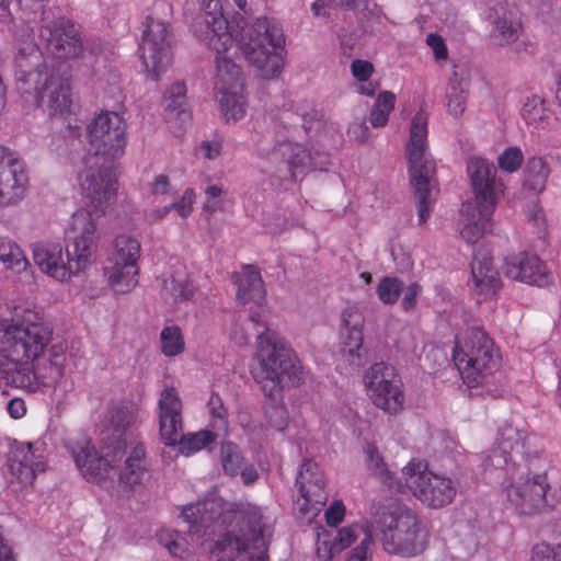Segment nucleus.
I'll list each match as a JSON object with an SVG mask.
<instances>
[{
  "mask_svg": "<svg viewBox=\"0 0 561 561\" xmlns=\"http://www.w3.org/2000/svg\"><path fill=\"white\" fill-rule=\"evenodd\" d=\"M170 204L152 205L142 211V217L146 224L152 226L164 220L171 213Z\"/></svg>",
  "mask_w": 561,
  "mask_h": 561,
  "instance_id": "13d9d810",
  "label": "nucleus"
},
{
  "mask_svg": "<svg viewBox=\"0 0 561 561\" xmlns=\"http://www.w3.org/2000/svg\"><path fill=\"white\" fill-rule=\"evenodd\" d=\"M192 31L216 53L215 94L243 90L241 67L226 56L234 42L260 78L275 79L284 69L286 38L282 24L273 18L262 16L245 22L237 15L229 22L220 0H201V14Z\"/></svg>",
  "mask_w": 561,
  "mask_h": 561,
  "instance_id": "f257e3e1",
  "label": "nucleus"
},
{
  "mask_svg": "<svg viewBox=\"0 0 561 561\" xmlns=\"http://www.w3.org/2000/svg\"><path fill=\"white\" fill-rule=\"evenodd\" d=\"M14 80L22 102L39 107L50 117L77 115L79 105L71 93L67 77L49 66L34 42L33 28L21 25L14 33Z\"/></svg>",
  "mask_w": 561,
  "mask_h": 561,
  "instance_id": "423d86ee",
  "label": "nucleus"
},
{
  "mask_svg": "<svg viewBox=\"0 0 561 561\" xmlns=\"http://www.w3.org/2000/svg\"><path fill=\"white\" fill-rule=\"evenodd\" d=\"M7 411L12 419H21L26 413V405L24 400L20 398H13L8 402Z\"/></svg>",
  "mask_w": 561,
  "mask_h": 561,
  "instance_id": "338daca9",
  "label": "nucleus"
},
{
  "mask_svg": "<svg viewBox=\"0 0 561 561\" xmlns=\"http://www.w3.org/2000/svg\"><path fill=\"white\" fill-rule=\"evenodd\" d=\"M256 332L253 377L261 385L266 397L275 399L282 389L298 386L304 379L302 366L278 334L268 328L263 310L250 314Z\"/></svg>",
  "mask_w": 561,
  "mask_h": 561,
  "instance_id": "0eeeda50",
  "label": "nucleus"
},
{
  "mask_svg": "<svg viewBox=\"0 0 561 561\" xmlns=\"http://www.w3.org/2000/svg\"><path fill=\"white\" fill-rule=\"evenodd\" d=\"M145 474V448L136 444L129 451L123 469L119 471V480L126 485L138 484Z\"/></svg>",
  "mask_w": 561,
  "mask_h": 561,
  "instance_id": "c9c22d12",
  "label": "nucleus"
},
{
  "mask_svg": "<svg viewBox=\"0 0 561 561\" xmlns=\"http://www.w3.org/2000/svg\"><path fill=\"white\" fill-rule=\"evenodd\" d=\"M227 504L217 491L210 492L203 501L188 504L181 511V517L188 524L192 540L198 541L203 553H209L214 561H260L270 543L275 515L263 506L242 504L236 513L238 529L228 531L213 543L217 523L228 519Z\"/></svg>",
  "mask_w": 561,
  "mask_h": 561,
  "instance_id": "7ed1b4c3",
  "label": "nucleus"
},
{
  "mask_svg": "<svg viewBox=\"0 0 561 561\" xmlns=\"http://www.w3.org/2000/svg\"><path fill=\"white\" fill-rule=\"evenodd\" d=\"M421 293V287L416 283H412L407 287L402 286L401 306L404 310H411L416 306V298Z\"/></svg>",
  "mask_w": 561,
  "mask_h": 561,
  "instance_id": "e2e57ef3",
  "label": "nucleus"
},
{
  "mask_svg": "<svg viewBox=\"0 0 561 561\" xmlns=\"http://www.w3.org/2000/svg\"><path fill=\"white\" fill-rule=\"evenodd\" d=\"M157 539L173 557L184 558L190 552L187 539L176 530L160 529L157 533Z\"/></svg>",
  "mask_w": 561,
  "mask_h": 561,
  "instance_id": "c03bdc74",
  "label": "nucleus"
},
{
  "mask_svg": "<svg viewBox=\"0 0 561 561\" xmlns=\"http://www.w3.org/2000/svg\"><path fill=\"white\" fill-rule=\"evenodd\" d=\"M528 433L522 422L510 423L499 431L496 447L483 459L484 479L497 483L508 507L519 516H534L551 511L559 496L551 492L545 476H526L516 456L524 454Z\"/></svg>",
  "mask_w": 561,
  "mask_h": 561,
  "instance_id": "20e7f679",
  "label": "nucleus"
},
{
  "mask_svg": "<svg viewBox=\"0 0 561 561\" xmlns=\"http://www.w3.org/2000/svg\"><path fill=\"white\" fill-rule=\"evenodd\" d=\"M525 160V154L520 147H506L496 158L499 169L504 173L517 172Z\"/></svg>",
  "mask_w": 561,
  "mask_h": 561,
  "instance_id": "09e8293b",
  "label": "nucleus"
},
{
  "mask_svg": "<svg viewBox=\"0 0 561 561\" xmlns=\"http://www.w3.org/2000/svg\"><path fill=\"white\" fill-rule=\"evenodd\" d=\"M520 31L522 22L513 9L504 4L494 8L491 36L495 44L504 46L516 42Z\"/></svg>",
  "mask_w": 561,
  "mask_h": 561,
  "instance_id": "c85d7f7f",
  "label": "nucleus"
},
{
  "mask_svg": "<svg viewBox=\"0 0 561 561\" xmlns=\"http://www.w3.org/2000/svg\"><path fill=\"white\" fill-rule=\"evenodd\" d=\"M65 251L72 279L83 275L94 263L99 243L96 220L89 208H79L68 219L65 228Z\"/></svg>",
  "mask_w": 561,
  "mask_h": 561,
  "instance_id": "ddd939ff",
  "label": "nucleus"
},
{
  "mask_svg": "<svg viewBox=\"0 0 561 561\" xmlns=\"http://www.w3.org/2000/svg\"><path fill=\"white\" fill-rule=\"evenodd\" d=\"M530 561H561V547L537 543L533 547Z\"/></svg>",
  "mask_w": 561,
  "mask_h": 561,
  "instance_id": "6e6d98bb",
  "label": "nucleus"
},
{
  "mask_svg": "<svg viewBox=\"0 0 561 561\" xmlns=\"http://www.w3.org/2000/svg\"><path fill=\"white\" fill-rule=\"evenodd\" d=\"M107 286L114 296L130 294L139 284L140 267L107 263L103 267Z\"/></svg>",
  "mask_w": 561,
  "mask_h": 561,
  "instance_id": "c756f323",
  "label": "nucleus"
},
{
  "mask_svg": "<svg viewBox=\"0 0 561 561\" xmlns=\"http://www.w3.org/2000/svg\"><path fill=\"white\" fill-rule=\"evenodd\" d=\"M160 348L165 357H175L183 353L185 341L178 325H167L160 332Z\"/></svg>",
  "mask_w": 561,
  "mask_h": 561,
  "instance_id": "79ce46f5",
  "label": "nucleus"
},
{
  "mask_svg": "<svg viewBox=\"0 0 561 561\" xmlns=\"http://www.w3.org/2000/svg\"><path fill=\"white\" fill-rule=\"evenodd\" d=\"M224 141L220 137L203 140L198 147L199 153L208 159H217L222 151Z\"/></svg>",
  "mask_w": 561,
  "mask_h": 561,
  "instance_id": "680f3d73",
  "label": "nucleus"
},
{
  "mask_svg": "<svg viewBox=\"0 0 561 561\" xmlns=\"http://www.w3.org/2000/svg\"><path fill=\"white\" fill-rule=\"evenodd\" d=\"M402 290V282L396 277H383L377 285L376 294L385 305H393L398 301Z\"/></svg>",
  "mask_w": 561,
  "mask_h": 561,
  "instance_id": "8fccbe9b",
  "label": "nucleus"
},
{
  "mask_svg": "<svg viewBox=\"0 0 561 561\" xmlns=\"http://www.w3.org/2000/svg\"><path fill=\"white\" fill-rule=\"evenodd\" d=\"M469 83L457 71H454L448 79L445 91L447 112L458 118L466 110Z\"/></svg>",
  "mask_w": 561,
  "mask_h": 561,
  "instance_id": "72a5a7b5",
  "label": "nucleus"
},
{
  "mask_svg": "<svg viewBox=\"0 0 561 561\" xmlns=\"http://www.w3.org/2000/svg\"><path fill=\"white\" fill-rule=\"evenodd\" d=\"M238 286L237 300L241 304L254 302L261 306L265 298V288L259 270L252 265L242 266L233 274Z\"/></svg>",
  "mask_w": 561,
  "mask_h": 561,
  "instance_id": "cd10ccee",
  "label": "nucleus"
},
{
  "mask_svg": "<svg viewBox=\"0 0 561 561\" xmlns=\"http://www.w3.org/2000/svg\"><path fill=\"white\" fill-rule=\"evenodd\" d=\"M207 407L213 419L214 427L218 431L227 433L228 413L226 408L224 407L221 398L216 393H211L207 402Z\"/></svg>",
  "mask_w": 561,
  "mask_h": 561,
  "instance_id": "3c124183",
  "label": "nucleus"
},
{
  "mask_svg": "<svg viewBox=\"0 0 561 561\" xmlns=\"http://www.w3.org/2000/svg\"><path fill=\"white\" fill-rule=\"evenodd\" d=\"M507 277L539 287L550 284L552 277L545 263L535 254L519 252L505 260Z\"/></svg>",
  "mask_w": 561,
  "mask_h": 561,
  "instance_id": "a878e982",
  "label": "nucleus"
},
{
  "mask_svg": "<svg viewBox=\"0 0 561 561\" xmlns=\"http://www.w3.org/2000/svg\"><path fill=\"white\" fill-rule=\"evenodd\" d=\"M265 417L271 428L283 431L288 424L289 414L282 402H273L266 407Z\"/></svg>",
  "mask_w": 561,
  "mask_h": 561,
  "instance_id": "603ef678",
  "label": "nucleus"
},
{
  "mask_svg": "<svg viewBox=\"0 0 561 561\" xmlns=\"http://www.w3.org/2000/svg\"><path fill=\"white\" fill-rule=\"evenodd\" d=\"M427 134L428 116L420 110L411 119L405 146L408 171L417 204L419 224H424L430 218L438 192L434 180L435 162L428 149Z\"/></svg>",
  "mask_w": 561,
  "mask_h": 561,
  "instance_id": "9d476101",
  "label": "nucleus"
},
{
  "mask_svg": "<svg viewBox=\"0 0 561 561\" xmlns=\"http://www.w3.org/2000/svg\"><path fill=\"white\" fill-rule=\"evenodd\" d=\"M363 382L375 407L391 415L403 410L405 397L393 366L386 363L373 364L365 371Z\"/></svg>",
  "mask_w": 561,
  "mask_h": 561,
  "instance_id": "2eb2a0df",
  "label": "nucleus"
},
{
  "mask_svg": "<svg viewBox=\"0 0 561 561\" xmlns=\"http://www.w3.org/2000/svg\"><path fill=\"white\" fill-rule=\"evenodd\" d=\"M426 45L432 50V54L437 64L446 62L448 59V48L445 43V39L436 34L430 33L426 35Z\"/></svg>",
  "mask_w": 561,
  "mask_h": 561,
  "instance_id": "4d7b16f0",
  "label": "nucleus"
},
{
  "mask_svg": "<svg viewBox=\"0 0 561 561\" xmlns=\"http://www.w3.org/2000/svg\"><path fill=\"white\" fill-rule=\"evenodd\" d=\"M401 479L411 494L430 508L449 505L457 494V486L451 478L431 470L422 460L409 461L402 468Z\"/></svg>",
  "mask_w": 561,
  "mask_h": 561,
  "instance_id": "4468645a",
  "label": "nucleus"
},
{
  "mask_svg": "<svg viewBox=\"0 0 561 561\" xmlns=\"http://www.w3.org/2000/svg\"><path fill=\"white\" fill-rule=\"evenodd\" d=\"M220 462L225 473L234 477L238 476L243 466L244 458L236 444L225 442L220 447Z\"/></svg>",
  "mask_w": 561,
  "mask_h": 561,
  "instance_id": "de8ad7c7",
  "label": "nucleus"
},
{
  "mask_svg": "<svg viewBox=\"0 0 561 561\" xmlns=\"http://www.w3.org/2000/svg\"><path fill=\"white\" fill-rule=\"evenodd\" d=\"M127 124L122 114L102 111L87 125L89 151L77 167V181L81 193L100 215H106L114 206L118 179L111 167L101 164L121 159L127 146Z\"/></svg>",
  "mask_w": 561,
  "mask_h": 561,
  "instance_id": "39448f33",
  "label": "nucleus"
},
{
  "mask_svg": "<svg viewBox=\"0 0 561 561\" xmlns=\"http://www.w3.org/2000/svg\"><path fill=\"white\" fill-rule=\"evenodd\" d=\"M215 96L227 122H237L244 116L247 101L242 90H232L228 93L215 94Z\"/></svg>",
  "mask_w": 561,
  "mask_h": 561,
  "instance_id": "58836bf2",
  "label": "nucleus"
},
{
  "mask_svg": "<svg viewBox=\"0 0 561 561\" xmlns=\"http://www.w3.org/2000/svg\"><path fill=\"white\" fill-rule=\"evenodd\" d=\"M32 259L39 272L47 277L68 284L72 280L65 247L55 240H38L30 245Z\"/></svg>",
  "mask_w": 561,
  "mask_h": 561,
  "instance_id": "4be33fe9",
  "label": "nucleus"
},
{
  "mask_svg": "<svg viewBox=\"0 0 561 561\" xmlns=\"http://www.w3.org/2000/svg\"><path fill=\"white\" fill-rule=\"evenodd\" d=\"M318 157L320 153L312 156L305 145L289 139L278 140L271 152V160H283L293 180L302 178L310 170H322L324 165Z\"/></svg>",
  "mask_w": 561,
  "mask_h": 561,
  "instance_id": "393cba45",
  "label": "nucleus"
},
{
  "mask_svg": "<svg viewBox=\"0 0 561 561\" xmlns=\"http://www.w3.org/2000/svg\"><path fill=\"white\" fill-rule=\"evenodd\" d=\"M171 188L169 176L162 173L157 174L147 183V198L156 203L160 197L168 195Z\"/></svg>",
  "mask_w": 561,
  "mask_h": 561,
  "instance_id": "5fc2aeb1",
  "label": "nucleus"
},
{
  "mask_svg": "<svg viewBox=\"0 0 561 561\" xmlns=\"http://www.w3.org/2000/svg\"><path fill=\"white\" fill-rule=\"evenodd\" d=\"M238 474L242 482L248 485L254 483L259 477L256 469L252 465L245 463H243Z\"/></svg>",
  "mask_w": 561,
  "mask_h": 561,
  "instance_id": "774afa93",
  "label": "nucleus"
},
{
  "mask_svg": "<svg viewBox=\"0 0 561 561\" xmlns=\"http://www.w3.org/2000/svg\"><path fill=\"white\" fill-rule=\"evenodd\" d=\"M346 507L341 500L333 501L324 512L325 522L329 526H337L345 516Z\"/></svg>",
  "mask_w": 561,
  "mask_h": 561,
  "instance_id": "052dcab7",
  "label": "nucleus"
},
{
  "mask_svg": "<svg viewBox=\"0 0 561 561\" xmlns=\"http://www.w3.org/2000/svg\"><path fill=\"white\" fill-rule=\"evenodd\" d=\"M0 262L7 270L16 274L26 272L31 267L22 247L8 236H0Z\"/></svg>",
  "mask_w": 561,
  "mask_h": 561,
  "instance_id": "f704fd0d",
  "label": "nucleus"
},
{
  "mask_svg": "<svg viewBox=\"0 0 561 561\" xmlns=\"http://www.w3.org/2000/svg\"><path fill=\"white\" fill-rule=\"evenodd\" d=\"M296 486L298 489L296 506L300 514L311 522L319 515L328 501L324 472L317 462L306 460L297 473Z\"/></svg>",
  "mask_w": 561,
  "mask_h": 561,
  "instance_id": "a211bd4d",
  "label": "nucleus"
},
{
  "mask_svg": "<svg viewBox=\"0 0 561 561\" xmlns=\"http://www.w3.org/2000/svg\"><path fill=\"white\" fill-rule=\"evenodd\" d=\"M373 538L370 541L354 546L347 552L346 561H373Z\"/></svg>",
  "mask_w": 561,
  "mask_h": 561,
  "instance_id": "bf43d9fd",
  "label": "nucleus"
},
{
  "mask_svg": "<svg viewBox=\"0 0 561 561\" xmlns=\"http://www.w3.org/2000/svg\"><path fill=\"white\" fill-rule=\"evenodd\" d=\"M453 360L465 385L488 390L497 378L501 356L493 341L480 328H468L455 337Z\"/></svg>",
  "mask_w": 561,
  "mask_h": 561,
  "instance_id": "9b49d317",
  "label": "nucleus"
},
{
  "mask_svg": "<svg viewBox=\"0 0 561 561\" xmlns=\"http://www.w3.org/2000/svg\"><path fill=\"white\" fill-rule=\"evenodd\" d=\"M467 173L473 197L466 201L460 208L458 230L467 243L473 244L491 230L492 216L504 192V184L496 178L493 162L482 157H471L468 160Z\"/></svg>",
  "mask_w": 561,
  "mask_h": 561,
  "instance_id": "1a4fd4ad",
  "label": "nucleus"
},
{
  "mask_svg": "<svg viewBox=\"0 0 561 561\" xmlns=\"http://www.w3.org/2000/svg\"><path fill=\"white\" fill-rule=\"evenodd\" d=\"M141 243L139 239L130 233H118L112 244L107 263L140 267Z\"/></svg>",
  "mask_w": 561,
  "mask_h": 561,
  "instance_id": "7c9ffc66",
  "label": "nucleus"
},
{
  "mask_svg": "<svg viewBox=\"0 0 561 561\" xmlns=\"http://www.w3.org/2000/svg\"><path fill=\"white\" fill-rule=\"evenodd\" d=\"M549 175L548 163L542 158L533 157L524 169V185L534 193H540L546 188Z\"/></svg>",
  "mask_w": 561,
  "mask_h": 561,
  "instance_id": "4c0bfd02",
  "label": "nucleus"
},
{
  "mask_svg": "<svg viewBox=\"0 0 561 561\" xmlns=\"http://www.w3.org/2000/svg\"><path fill=\"white\" fill-rule=\"evenodd\" d=\"M186 92L185 82L178 80L168 87L162 98L165 121L174 133L182 131L191 122Z\"/></svg>",
  "mask_w": 561,
  "mask_h": 561,
  "instance_id": "bb28decb",
  "label": "nucleus"
},
{
  "mask_svg": "<svg viewBox=\"0 0 561 561\" xmlns=\"http://www.w3.org/2000/svg\"><path fill=\"white\" fill-rule=\"evenodd\" d=\"M351 71L357 81L354 84L355 92L367 96L374 95L378 84L369 80L374 72L373 64L367 60L355 59L351 65Z\"/></svg>",
  "mask_w": 561,
  "mask_h": 561,
  "instance_id": "a19ab883",
  "label": "nucleus"
},
{
  "mask_svg": "<svg viewBox=\"0 0 561 561\" xmlns=\"http://www.w3.org/2000/svg\"><path fill=\"white\" fill-rule=\"evenodd\" d=\"M30 190L25 163L4 146H0V207L19 205Z\"/></svg>",
  "mask_w": 561,
  "mask_h": 561,
  "instance_id": "6ab92c4d",
  "label": "nucleus"
},
{
  "mask_svg": "<svg viewBox=\"0 0 561 561\" xmlns=\"http://www.w3.org/2000/svg\"><path fill=\"white\" fill-rule=\"evenodd\" d=\"M344 423L352 430L353 434L357 436H360L368 426V423L360 419L355 412H351L348 416H345Z\"/></svg>",
  "mask_w": 561,
  "mask_h": 561,
  "instance_id": "69168bd1",
  "label": "nucleus"
},
{
  "mask_svg": "<svg viewBox=\"0 0 561 561\" xmlns=\"http://www.w3.org/2000/svg\"><path fill=\"white\" fill-rule=\"evenodd\" d=\"M396 94L390 91L381 92L369 113V122L374 127H383L389 121V116L394 108Z\"/></svg>",
  "mask_w": 561,
  "mask_h": 561,
  "instance_id": "37998d69",
  "label": "nucleus"
},
{
  "mask_svg": "<svg viewBox=\"0 0 561 561\" xmlns=\"http://www.w3.org/2000/svg\"><path fill=\"white\" fill-rule=\"evenodd\" d=\"M474 289L479 295L488 297L493 295L500 286L499 272L492 266L491 257L483 254L474 255L471 266Z\"/></svg>",
  "mask_w": 561,
  "mask_h": 561,
  "instance_id": "2f4dec72",
  "label": "nucleus"
},
{
  "mask_svg": "<svg viewBox=\"0 0 561 561\" xmlns=\"http://www.w3.org/2000/svg\"><path fill=\"white\" fill-rule=\"evenodd\" d=\"M8 468V482L14 491L31 486L36 474L46 469L43 444L26 443L18 446L9 459Z\"/></svg>",
  "mask_w": 561,
  "mask_h": 561,
  "instance_id": "aec40b11",
  "label": "nucleus"
},
{
  "mask_svg": "<svg viewBox=\"0 0 561 561\" xmlns=\"http://www.w3.org/2000/svg\"><path fill=\"white\" fill-rule=\"evenodd\" d=\"M53 325L37 306L14 307L0 314V375L15 387L35 392L61 378L67 345L53 342Z\"/></svg>",
  "mask_w": 561,
  "mask_h": 561,
  "instance_id": "f03ea898",
  "label": "nucleus"
},
{
  "mask_svg": "<svg viewBox=\"0 0 561 561\" xmlns=\"http://www.w3.org/2000/svg\"><path fill=\"white\" fill-rule=\"evenodd\" d=\"M195 203L196 193L192 187H187L182 192L179 198L170 203V207L180 218L186 219L193 214Z\"/></svg>",
  "mask_w": 561,
  "mask_h": 561,
  "instance_id": "864d4df0",
  "label": "nucleus"
},
{
  "mask_svg": "<svg viewBox=\"0 0 561 561\" xmlns=\"http://www.w3.org/2000/svg\"><path fill=\"white\" fill-rule=\"evenodd\" d=\"M364 314L356 306H347L341 313L337 367L352 373L364 366L368 351L364 345Z\"/></svg>",
  "mask_w": 561,
  "mask_h": 561,
  "instance_id": "f3484780",
  "label": "nucleus"
},
{
  "mask_svg": "<svg viewBox=\"0 0 561 561\" xmlns=\"http://www.w3.org/2000/svg\"><path fill=\"white\" fill-rule=\"evenodd\" d=\"M371 530L376 533L382 549L400 557H414L423 552L428 542V533L414 512L405 506L390 505L379 508L371 518Z\"/></svg>",
  "mask_w": 561,
  "mask_h": 561,
  "instance_id": "f8f14e48",
  "label": "nucleus"
},
{
  "mask_svg": "<svg viewBox=\"0 0 561 561\" xmlns=\"http://www.w3.org/2000/svg\"><path fill=\"white\" fill-rule=\"evenodd\" d=\"M364 462L368 471L382 482L391 484L392 474L382 455L374 442L365 440L363 444Z\"/></svg>",
  "mask_w": 561,
  "mask_h": 561,
  "instance_id": "ea45409f",
  "label": "nucleus"
},
{
  "mask_svg": "<svg viewBox=\"0 0 561 561\" xmlns=\"http://www.w3.org/2000/svg\"><path fill=\"white\" fill-rule=\"evenodd\" d=\"M163 289L175 300H187L194 296L195 288L184 273H176L163 280Z\"/></svg>",
  "mask_w": 561,
  "mask_h": 561,
  "instance_id": "49530a36",
  "label": "nucleus"
},
{
  "mask_svg": "<svg viewBox=\"0 0 561 561\" xmlns=\"http://www.w3.org/2000/svg\"><path fill=\"white\" fill-rule=\"evenodd\" d=\"M46 50L56 58H71L80 54L82 44L75 26L64 19L46 22L41 28Z\"/></svg>",
  "mask_w": 561,
  "mask_h": 561,
  "instance_id": "b1692460",
  "label": "nucleus"
},
{
  "mask_svg": "<svg viewBox=\"0 0 561 561\" xmlns=\"http://www.w3.org/2000/svg\"><path fill=\"white\" fill-rule=\"evenodd\" d=\"M215 435L213 432L207 430H202L198 432L183 434L182 432L179 434L178 439L174 444H165L169 447H178L179 454L190 457L205 447L215 442Z\"/></svg>",
  "mask_w": 561,
  "mask_h": 561,
  "instance_id": "e433bc0d",
  "label": "nucleus"
},
{
  "mask_svg": "<svg viewBox=\"0 0 561 561\" xmlns=\"http://www.w3.org/2000/svg\"><path fill=\"white\" fill-rule=\"evenodd\" d=\"M348 136L356 141L366 142L370 138V131L364 121H358L350 125Z\"/></svg>",
  "mask_w": 561,
  "mask_h": 561,
  "instance_id": "0e129e2a",
  "label": "nucleus"
},
{
  "mask_svg": "<svg viewBox=\"0 0 561 561\" xmlns=\"http://www.w3.org/2000/svg\"><path fill=\"white\" fill-rule=\"evenodd\" d=\"M130 422L131 410L127 405H115L107 412L106 426L101 433L100 449L84 435L67 443V448L83 479L101 483L116 474V463L126 445L123 437Z\"/></svg>",
  "mask_w": 561,
  "mask_h": 561,
  "instance_id": "6e6552de",
  "label": "nucleus"
},
{
  "mask_svg": "<svg viewBox=\"0 0 561 561\" xmlns=\"http://www.w3.org/2000/svg\"><path fill=\"white\" fill-rule=\"evenodd\" d=\"M520 115L533 130L546 129L551 125L552 113L546 101L539 95L527 96L523 102Z\"/></svg>",
  "mask_w": 561,
  "mask_h": 561,
  "instance_id": "473e14b6",
  "label": "nucleus"
},
{
  "mask_svg": "<svg viewBox=\"0 0 561 561\" xmlns=\"http://www.w3.org/2000/svg\"><path fill=\"white\" fill-rule=\"evenodd\" d=\"M139 53L146 76L154 81L160 80L173 59L169 26L163 21L151 16L145 20Z\"/></svg>",
  "mask_w": 561,
  "mask_h": 561,
  "instance_id": "dca6fc26",
  "label": "nucleus"
},
{
  "mask_svg": "<svg viewBox=\"0 0 561 561\" xmlns=\"http://www.w3.org/2000/svg\"><path fill=\"white\" fill-rule=\"evenodd\" d=\"M158 422L160 438L164 444H174L183 432V401L179 390L167 385L158 399Z\"/></svg>",
  "mask_w": 561,
  "mask_h": 561,
  "instance_id": "5701e85b",
  "label": "nucleus"
},
{
  "mask_svg": "<svg viewBox=\"0 0 561 561\" xmlns=\"http://www.w3.org/2000/svg\"><path fill=\"white\" fill-rule=\"evenodd\" d=\"M204 195L205 199L203 203V209L206 213L213 215L217 211L224 210L228 188L221 181L206 185L204 188Z\"/></svg>",
  "mask_w": 561,
  "mask_h": 561,
  "instance_id": "a18cd8bd",
  "label": "nucleus"
},
{
  "mask_svg": "<svg viewBox=\"0 0 561 561\" xmlns=\"http://www.w3.org/2000/svg\"><path fill=\"white\" fill-rule=\"evenodd\" d=\"M371 530L365 523H353L332 534L323 528L318 531L316 556L318 561H337L345 549L370 541Z\"/></svg>",
  "mask_w": 561,
  "mask_h": 561,
  "instance_id": "412c9836",
  "label": "nucleus"
}]
</instances>
